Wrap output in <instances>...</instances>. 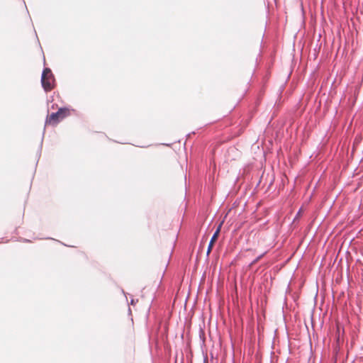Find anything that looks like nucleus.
I'll return each instance as SVG.
<instances>
[{"label": "nucleus", "mask_w": 363, "mask_h": 363, "mask_svg": "<svg viewBox=\"0 0 363 363\" xmlns=\"http://www.w3.org/2000/svg\"><path fill=\"white\" fill-rule=\"evenodd\" d=\"M262 257V255L259 256L257 259H255L252 262V264H255L256 262H257L260 259V258H261Z\"/></svg>", "instance_id": "4"}, {"label": "nucleus", "mask_w": 363, "mask_h": 363, "mask_svg": "<svg viewBox=\"0 0 363 363\" xmlns=\"http://www.w3.org/2000/svg\"><path fill=\"white\" fill-rule=\"evenodd\" d=\"M191 134H195V132H192V133H188L185 135V136L186 137H189V136H191Z\"/></svg>", "instance_id": "5"}, {"label": "nucleus", "mask_w": 363, "mask_h": 363, "mask_svg": "<svg viewBox=\"0 0 363 363\" xmlns=\"http://www.w3.org/2000/svg\"><path fill=\"white\" fill-rule=\"evenodd\" d=\"M40 82L42 87L45 92H48L54 89L55 86V79L50 68L45 67L43 69Z\"/></svg>", "instance_id": "1"}, {"label": "nucleus", "mask_w": 363, "mask_h": 363, "mask_svg": "<svg viewBox=\"0 0 363 363\" xmlns=\"http://www.w3.org/2000/svg\"><path fill=\"white\" fill-rule=\"evenodd\" d=\"M69 115V109L66 107L60 108L57 111L52 112L50 115H48L45 123L50 125H56L62 119Z\"/></svg>", "instance_id": "2"}, {"label": "nucleus", "mask_w": 363, "mask_h": 363, "mask_svg": "<svg viewBox=\"0 0 363 363\" xmlns=\"http://www.w3.org/2000/svg\"><path fill=\"white\" fill-rule=\"evenodd\" d=\"M222 223L218 225L217 228L216 232L214 233L213 235L212 236L210 242L208 244V250H207V255H209L213 249V247L214 245V243L217 240L219 233L220 232Z\"/></svg>", "instance_id": "3"}]
</instances>
